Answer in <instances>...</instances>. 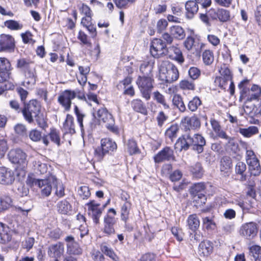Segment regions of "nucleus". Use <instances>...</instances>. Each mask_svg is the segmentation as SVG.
Here are the masks:
<instances>
[{
    "label": "nucleus",
    "mask_w": 261,
    "mask_h": 261,
    "mask_svg": "<svg viewBox=\"0 0 261 261\" xmlns=\"http://www.w3.org/2000/svg\"><path fill=\"white\" fill-rule=\"evenodd\" d=\"M202 105V101L201 98L198 96H195L189 101L187 107L189 111L195 112L198 110Z\"/></svg>",
    "instance_id": "obj_51"
},
{
    "label": "nucleus",
    "mask_w": 261,
    "mask_h": 261,
    "mask_svg": "<svg viewBox=\"0 0 261 261\" xmlns=\"http://www.w3.org/2000/svg\"><path fill=\"white\" fill-rule=\"evenodd\" d=\"M15 180L13 172L5 167H0V184L10 185Z\"/></svg>",
    "instance_id": "obj_28"
},
{
    "label": "nucleus",
    "mask_w": 261,
    "mask_h": 261,
    "mask_svg": "<svg viewBox=\"0 0 261 261\" xmlns=\"http://www.w3.org/2000/svg\"><path fill=\"white\" fill-rule=\"evenodd\" d=\"M169 31L175 40L181 41L186 38V33L182 27L179 25H172L170 27Z\"/></svg>",
    "instance_id": "obj_37"
},
{
    "label": "nucleus",
    "mask_w": 261,
    "mask_h": 261,
    "mask_svg": "<svg viewBox=\"0 0 261 261\" xmlns=\"http://www.w3.org/2000/svg\"><path fill=\"white\" fill-rule=\"evenodd\" d=\"M179 87L182 90L194 91L196 89L195 83L188 80L180 81L179 83Z\"/></svg>",
    "instance_id": "obj_63"
},
{
    "label": "nucleus",
    "mask_w": 261,
    "mask_h": 261,
    "mask_svg": "<svg viewBox=\"0 0 261 261\" xmlns=\"http://www.w3.org/2000/svg\"><path fill=\"white\" fill-rule=\"evenodd\" d=\"M206 142L205 138L200 133H186L181 135L177 140L175 145H179L180 150L187 151L191 148L198 154L204 151Z\"/></svg>",
    "instance_id": "obj_2"
},
{
    "label": "nucleus",
    "mask_w": 261,
    "mask_h": 261,
    "mask_svg": "<svg viewBox=\"0 0 261 261\" xmlns=\"http://www.w3.org/2000/svg\"><path fill=\"white\" fill-rule=\"evenodd\" d=\"M153 99L157 103L162 105L164 109H168L170 108L169 105L166 102L165 96L159 91H156L153 93Z\"/></svg>",
    "instance_id": "obj_62"
},
{
    "label": "nucleus",
    "mask_w": 261,
    "mask_h": 261,
    "mask_svg": "<svg viewBox=\"0 0 261 261\" xmlns=\"http://www.w3.org/2000/svg\"><path fill=\"white\" fill-rule=\"evenodd\" d=\"M87 206L88 216L92 218L95 224H99L100 218L102 213V208L100 207V204L94 200H91L86 204Z\"/></svg>",
    "instance_id": "obj_16"
},
{
    "label": "nucleus",
    "mask_w": 261,
    "mask_h": 261,
    "mask_svg": "<svg viewBox=\"0 0 261 261\" xmlns=\"http://www.w3.org/2000/svg\"><path fill=\"white\" fill-rule=\"evenodd\" d=\"M213 244L208 240H203L199 244L198 252L201 256L208 257L213 251Z\"/></svg>",
    "instance_id": "obj_35"
},
{
    "label": "nucleus",
    "mask_w": 261,
    "mask_h": 261,
    "mask_svg": "<svg viewBox=\"0 0 261 261\" xmlns=\"http://www.w3.org/2000/svg\"><path fill=\"white\" fill-rule=\"evenodd\" d=\"M95 118L99 123H104L107 129L116 135H119V129L115 125V120L112 114L105 108H100L95 113Z\"/></svg>",
    "instance_id": "obj_6"
},
{
    "label": "nucleus",
    "mask_w": 261,
    "mask_h": 261,
    "mask_svg": "<svg viewBox=\"0 0 261 261\" xmlns=\"http://www.w3.org/2000/svg\"><path fill=\"white\" fill-rule=\"evenodd\" d=\"M71 15L73 18L67 17L64 19L65 25L68 30H72L75 29L77 19V12L76 10H73L72 11Z\"/></svg>",
    "instance_id": "obj_54"
},
{
    "label": "nucleus",
    "mask_w": 261,
    "mask_h": 261,
    "mask_svg": "<svg viewBox=\"0 0 261 261\" xmlns=\"http://www.w3.org/2000/svg\"><path fill=\"white\" fill-rule=\"evenodd\" d=\"M80 76L77 77V82L82 87H84L87 82L88 75L91 70L90 65L78 66Z\"/></svg>",
    "instance_id": "obj_40"
},
{
    "label": "nucleus",
    "mask_w": 261,
    "mask_h": 261,
    "mask_svg": "<svg viewBox=\"0 0 261 261\" xmlns=\"http://www.w3.org/2000/svg\"><path fill=\"white\" fill-rule=\"evenodd\" d=\"M239 89V101L244 105L253 101H258L261 98L260 86L250 84V80L247 77L243 79L238 85Z\"/></svg>",
    "instance_id": "obj_3"
},
{
    "label": "nucleus",
    "mask_w": 261,
    "mask_h": 261,
    "mask_svg": "<svg viewBox=\"0 0 261 261\" xmlns=\"http://www.w3.org/2000/svg\"><path fill=\"white\" fill-rule=\"evenodd\" d=\"M132 208V203L131 201H125L120 206V218L124 223V227L129 231L133 229L132 226H127V223L129 219L130 212Z\"/></svg>",
    "instance_id": "obj_25"
},
{
    "label": "nucleus",
    "mask_w": 261,
    "mask_h": 261,
    "mask_svg": "<svg viewBox=\"0 0 261 261\" xmlns=\"http://www.w3.org/2000/svg\"><path fill=\"white\" fill-rule=\"evenodd\" d=\"M186 222L188 229L193 232L195 233L198 230L200 226V220L196 214L189 215Z\"/></svg>",
    "instance_id": "obj_41"
},
{
    "label": "nucleus",
    "mask_w": 261,
    "mask_h": 261,
    "mask_svg": "<svg viewBox=\"0 0 261 261\" xmlns=\"http://www.w3.org/2000/svg\"><path fill=\"white\" fill-rule=\"evenodd\" d=\"M4 26L12 31H18L22 29L23 24L19 23L18 21L10 19L4 22Z\"/></svg>",
    "instance_id": "obj_61"
},
{
    "label": "nucleus",
    "mask_w": 261,
    "mask_h": 261,
    "mask_svg": "<svg viewBox=\"0 0 261 261\" xmlns=\"http://www.w3.org/2000/svg\"><path fill=\"white\" fill-rule=\"evenodd\" d=\"M258 232L257 224L250 222L243 224L240 229V234L247 239L250 240L254 237Z\"/></svg>",
    "instance_id": "obj_21"
},
{
    "label": "nucleus",
    "mask_w": 261,
    "mask_h": 261,
    "mask_svg": "<svg viewBox=\"0 0 261 261\" xmlns=\"http://www.w3.org/2000/svg\"><path fill=\"white\" fill-rule=\"evenodd\" d=\"M64 241L66 245L67 252L70 255H80L83 253V249L78 242L76 241L72 235L67 236Z\"/></svg>",
    "instance_id": "obj_20"
},
{
    "label": "nucleus",
    "mask_w": 261,
    "mask_h": 261,
    "mask_svg": "<svg viewBox=\"0 0 261 261\" xmlns=\"http://www.w3.org/2000/svg\"><path fill=\"white\" fill-rule=\"evenodd\" d=\"M64 251L63 243L58 242L48 247V255L50 257L54 258L55 261H59V258L62 255Z\"/></svg>",
    "instance_id": "obj_30"
},
{
    "label": "nucleus",
    "mask_w": 261,
    "mask_h": 261,
    "mask_svg": "<svg viewBox=\"0 0 261 261\" xmlns=\"http://www.w3.org/2000/svg\"><path fill=\"white\" fill-rule=\"evenodd\" d=\"M160 80L168 83L176 81L179 77L177 67L169 61H163L159 67Z\"/></svg>",
    "instance_id": "obj_5"
},
{
    "label": "nucleus",
    "mask_w": 261,
    "mask_h": 261,
    "mask_svg": "<svg viewBox=\"0 0 261 261\" xmlns=\"http://www.w3.org/2000/svg\"><path fill=\"white\" fill-rule=\"evenodd\" d=\"M76 96V93L74 90H65L59 95L58 102L65 112H68L71 109L72 100Z\"/></svg>",
    "instance_id": "obj_14"
},
{
    "label": "nucleus",
    "mask_w": 261,
    "mask_h": 261,
    "mask_svg": "<svg viewBox=\"0 0 261 261\" xmlns=\"http://www.w3.org/2000/svg\"><path fill=\"white\" fill-rule=\"evenodd\" d=\"M218 9L212 8L205 13H200L199 14V18L201 21L206 27H211L212 25L211 20H217Z\"/></svg>",
    "instance_id": "obj_27"
},
{
    "label": "nucleus",
    "mask_w": 261,
    "mask_h": 261,
    "mask_svg": "<svg viewBox=\"0 0 261 261\" xmlns=\"http://www.w3.org/2000/svg\"><path fill=\"white\" fill-rule=\"evenodd\" d=\"M50 141L56 144L58 146H60L61 143V138L60 132L55 127H51L49 132L47 135Z\"/></svg>",
    "instance_id": "obj_52"
},
{
    "label": "nucleus",
    "mask_w": 261,
    "mask_h": 261,
    "mask_svg": "<svg viewBox=\"0 0 261 261\" xmlns=\"http://www.w3.org/2000/svg\"><path fill=\"white\" fill-rule=\"evenodd\" d=\"M246 170V165L245 163L241 161L237 163L235 166V173L237 175L240 176V180L241 181H244L247 179Z\"/></svg>",
    "instance_id": "obj_49"
},
{
    "label": "nucleus",
    "mask_w": 261,
    "mask_h": 261,
    "mask_svg": "<svg viewBox=\"0 0 261 261\" xmlns=\"http://www.w3.org/2000/svg\"><path fill=\"white\" fill-rule=\"evenodd\" d=\"M12 239V230L6 224L0 222V244H7Z\"/></svg>",
    "instance_id": "obj_31"
},
{
    "label": "nucleus",
    "mask_w": 261,
    "mask_h": 261,
    "mask_svg": "<svg viewBox=\"0 0 261 261\" xmlns=\"http://www.w3.org/2000/svg\"><path fill=\"white\" fill-rule=\"evenodd\" d=\"M93 13L82 16L80 24L90 35V37L83 30H80L77 39L80 45L83 47V52L85 55H92V43L90 37L95 39L98 35L96 26L93 19Z\"/></svg>",
    "instance_id": "obj_1"
},
{
    "label": "nucleus",
    "mask_w": 261,
    "mask_h": 261,
    "mask_svg": "<svg viewBox=\"0 0 261 261\" xmlns=\"http://www.w3.org/2000/svg\"><path fill=\"white\" fill-rule=\"evenodd\" d=\"M189 171L193 177L197 179L201 178L204 174L203 168L199 162H197L191 165L189 167Z\"/></svg>",
    "instance_id": "obj_45"
},
{
    "label": "nucleus",
    "mask_w": 261,
    "mask_h": 261,
    "mask_svg": "<svg viewBox=\"0 0 261 261\" xmlns=\"http://www.w3.org/2000/svg\"><path fill=\"white\" fill-rule=\"evenodd\" d=\"M210 123L213 130L215 133L216 138H221L222 139H228L229 136L226 132L224 131L220 125V122L214 118L210 120Z\"/></svg>",
    "instance_id": "obj_36"
},
{
    "label": "nucleus",
    "mask_w": 261,
    "mask_h": 261,
    "mask_svg": "<svg viewBox=\"0 0 261 261\" xmlns=\"http://www.w3.org/2000/svg\"><path fill=\"white\" fill-rule=\"evenodd\" d=\"M245 158L250 174L255 176L259 175L261 173V166L253 150H247Z\"/></svg>",
    "instance_id": "obj_13"
},
{
    "label": "nucleus",
    "mask_w": 261,
    "mask_h": 261,
    "mask_svg": "<svg viewBox=\"0 0 261 261\" xmlns=\"http://www.w3.org/2000/svg\"><path fill=\"white\" fill-rule=\"evenodd\" d=\"M76 8L80 15L82 16L93 14V11L91 8L86 3L80 1L76 4Z\"/></svg>",
    "instance_id": "obj_57"
},
{
    "label": "nucleus",
    "mask_w": 261,
    "mask_h": 261,
    "mask_svg": "<svg viewBox=\"0 0 261 261\" xmlns=\"http://www.w3.org/2000/svg\"><path fill=\"white\" fill-rule=\"evenodd\" d=\"M179 131V127L177 123H173L168 127L165 132V137L173 141L175 139Z\"/></svg>",
    "instance_id": "obj_46"
},
{
    "label": "nucleus",
    "mask_w": 261,
    "mask_h": 261,
    "mask_svg": "<svg viewBox=\"0 0 261 261\" xmlns=\"http://www.w3.org/2000/svg\"><path fill=\"white\" fill-rule=\"evenodd\" d=\"M29 137L31 141L34 142H38L42 141L45 146H47L49 144V141L47 138V135L42 136V132L37 128L31 129L29 133Z\"/></svg>",
    "instance_id": "obj_34"
},
{
    "label": "nucleus",
    "mask_w": 261,
    "mask_h": 261,
    "mask_svg": "<svg viewBox=\"0 0 261 261\" xmlns=\"http://www.w3.org/2000/svg\"><path fill=\"white\" fill-rule=\"evenodd\" d=\"M153 160L155 163L158 164L165 161H176L174 150L167 146L163 148L153 156Z\"/></svg>",
    "instance_id": "obj_17"
},
{
    "label": "nucleus",
    "mask_w": 261,
    "mask_h": 261,
    "mask_svg": "<svg viewBox=\"0 0 261 261\" xmlns=\"http://www.w3.org/2000/svg\"><path fill=\"white\" fill-rule=\"evenodd\" d=\"M62 130L64 135H73L75 133V124L74 121V117L70 114H67L66 118L63 122Z\"/></svg>",
    "instance_id": "obj_33"
},
{
    "label": "nucleus",
    "mask_w": 261,
    "mask_h": 261,
    "mask_svg": "<svg viewBox=\"0 0 261 261\" xmlns=\"http://www.w3.org/2000/svg\"><path fill=\"white\" fill-rule=\"evenodd\" d=\"M150 53L153 58L159 59L168 55V48L163 39L154 38L150 42Z\"/></svg>",
    "instance_id": "obj_11"
},
{
    "label": "nucleus",
    "mask_w": 261,
    "mask_h": 261,
    "mask_svg": "<svg viewBox=\"0 0 261 261\" xmlns=\"http://www.w3.org/2000/svg\"><path fill=\"white\" fill-rule=\"evenodd\" d=\"M116 215V210L113 208H110L104 216L101 231L105 236L109 237L115 233V225L117 222Z\"/></svg>",
    "instance_id": "obj_9"
},
{
    "label": "nucleus",
    "mask_w": 261,
    "mask_h": 261,
    "mask_svg": "<svg viewBox=\"0 0 261 261\" xmlns=\"http://www.w3.org/2000/svg\"><path fill=\"white\" fill-rule=\"evenodd\" d=\"M117 149L115 141L110 138H104L100 140V144L94 148L93 160L94 162H101L107 154H112Z\"/></svg>",
    "instance_id": "obj_4"
},
{
    "label": "nucleus",
    "mask_w": 261,
    "mask_h": 261,
    "mask_svg": "<svg viewBox=\"0 0 261 261\" xmlns=\"http://www.w3.org/2000/svg\"><path fill=\"white\" fill-rule=\"evenodd\" d=\"M25 79L27 80L26 83L28 85H34L36 82L37 75L35 68H33L28 71L23 72Z\"/></svg>",
    "instance_id": "obj_58"
},
{
    "label": "nucleus",
    "mask_w": 261,
    "mask_h": 261,
    "mask_svg": "<svg viewBox=\"0 0 261 261\" xmlns=\"http://www.w3.org/2000/svg\"><path fill=\"white\" fill-rule=\"evenodd\" d=\"M41 105L36 99H32L23 103L22 114L24 119L29 124L34 122V116L41 113Z\"/></svg>",
    "instance_id": "obj_7"
},
{
    "label": "nucleus",
    "mask_w": 261,
    "mask_h": 261,
    "mask_svg": "<svg viewBox=\"0 0 261 261\" xmlns=\"http://www.w3.org/2000/svg\"><path fill=\"white\" fill-rule=\"evenodd\" d=\"M15 46V39L11 35L0 34V53L13 51Z\"/></svg>",
    "instance_id": "obj_19"
},
{
    "label": "nucleus",
    "mask_w": 261,
    "mask_h": 261,
    "mask_svg": "<svg viewBox=\"0 0 261 261\" xmlns=\"http://www.w3.org/2000/svg\"><path fill=\"white\" fill-rule=\"evenodd\" d=\"M183 45L184 47L188 51H191L196 45L199 46L200 50L199 53L206 46V44L201 41V36L194 33L187 37L183 42Z\"/></svg>",
    "instance_id": "obj_18"
},
{
    "label": "nucleus",
    "mask_w": 261,
    "mask_h": 261,
    "mask_svg": "<svg viewBox=\"0 0 261 261\" xmlns=\"http://www.w3.org/2000/svg\"><path fill=\"white\" fill-rule=\"evenodd\" d=\"M154 76L139 75L136 81L142 97L146 100H149L151 93L154 88Z\"/></svg>",
    "instance_id": "obj_8"
},
{
    "label": "nucleus",
    "mask_w": 261,
    "mask_h": 261,
    "mask_svg": "<svg viewBox=\"0 0 261 261\" xmlns=\"http://www.w3.org/2000/svg\"><path fill=\"white\" fill-rule=\"evenodd\" d=\"M180 125L184 132L186 134L191 133V130H198L201 127V123L199 118L196 114H194L191 117H183L180 121Z\"/></svg>",
    "instance_id": "obj_12"
},
{
    "label": "nucleus",
    "mask_w": 261,
    "mask_h": 261,
    "mask_svg": "<svg viewBox=\"0 0 261 261\" xmlns=\"http://www.w3.org/2000/svg\"><path fill=\"white\" fill-rule=\"evenodd\" d=\"M232 168V160L228 155L221 157L219 161V169L221 174L224 176H229Z\"/></svg>",
    "instance_id": "obj_26"
},
{
    "label": "nucleus",
    "mask_w": 261,
    "mask_h": 261,
    "mask_svg": "<svg viewBox=\"0 0 261 261\" xmlns=\"http://www.w3.org/2000/svg\"><path fill=\"white\" fill-rule=\"evenodd\" d=\"M206 184L204 182H199L194 184L190 189V195H199L206 196Z\"/></svg>",
    "instance_id": "obj_43"
},
{
    "label": "nucleus",
    "mask_w": 261,
    "mask_h": 261,
    "mask_svg": "<svg viewBox=\"0 0 261 261\" xmlns=\"http://www.w3.org/2000/svg\"><path fill=\"white\" fill-rule=\"evenodd\" d=\"M131 107L133 110L144 115L148 114V111L142 100L137 98L131 101Z\"/></svg>",
    "instance_id": "obj_42"
},
{
    "label": "nucleus",
    "mask_w": 261,
    "mask_h": 261,
    "mask_svg": "<svg viewBox=\"0 0 261 261\" xmlns=\"http://www.w3.org/2000/svg\"><path fill=\"white\" fill-rule=\"evenodd\" d=\"M42 183H40L39 187L41 189V194L45 196H48L50 195L52 187L57 181V178L55 175L51 173H49L45 179H42Z\"/></svg>",
    "instance_id": "obj_22"
},
{
    "label": "nucleus",
    "mask_w": 261,
    "mask_h": 261,
    "mask_svg": "<svg viewBox=\"0 0 261 261\" xmlns=\"http://www.w3.org/2000/svg\"><path fill=\"white\" fill-rule=\"evenodd\" d=\"M13 67L10 61L7 58L0 57V77L3 79H12V71Z\"/></svg>",
    "instance_id": "obj_24"
},
{
    "label": "nucleus",
    "mask_w": 261,
    "mask_h": 261,
    "mask_svg": "<svg viewBox=\"0 0 261 261\" xmlns=\"http://www.w3.org/2000/svg\"><path fill=\"white\" fill-rule=\"evenodd\" d=\"M56 210L59 214L69 215L72 210V206L66 199H64L58 202Z\"/></svg>",
    "instance_id": "obj_38"
},
{
    "label": "nucleus",
    "mask_w": 261,
    "mask_h": 261,
    "mask_svg": "<svg viewBox=\"0 0 261 261\" xmlns=\"http://www.w3.org/2000/svg\"><path fill=\"white\" fill-rule=\"evenodd\" d=\"M202 58L203 62L205 65H211L214 61V53L210 49H205L202 54Z\"/></svg>",
    "instance_id": "obj_56"
},
{
    "label": "nucleus",
    "mask_w": 261,
    "mask_h": 261,
    "mask_svg": "<svg viewBox=\"0 0 261 261\" xmlns=\"http://www.w3.org/2000/svg\"><path fill=\"white\" fill-rule=\"evenodd\" d=\"M20 36L24 44H30L33 45L36 42V40L33 38V34L29 30L26 31L24 33H21Z\"/></svg>",
    "instance_id": "obj_64"
},
{
    "label": "nucleus",
    "mask_w": 261,
    "mask_h": 261,
    "mask_svg": "<svg viewBox=\"0 0 261 261\" xmlns=\"http://www.w3.org/2000/svg\"><path fill=\"white\" fill-rule=\"evenodd\" d=\"M33 63V62L30 59L24 58H20L17 60L16 67L20 69L23 73L34 68L31 66Z\"/></svg>",
    "instance_id": "obj_44"
},
{
    "label": "nucleus",
    "mask_w": 261,
    "mask_h": 261,
    "mask_svg": "<svg viewBox=\"0 0 261 261\" xmlns=\"http://www.w3.org/2000/svg\"><path fill=\"white\" fill-rule=\"evenodd\" d=\"M230 19V12L223 8H218L217 20L221 22H226Z\"/></svg>",
    "instance_id": "obj_60"
},
{
    "label": "nucleus",
    "mask_w": 261,
    "mask_h": 261,
    "mask_svg": "<svg viewBox=\"0 0 261 261\" xmlns=\"http://www.w3.org/2000/svg\"><path fill=\"white\" fill-rule=\"evenodd\" d=\"M127 150L129 155L140 154L141 151L137 141L134 138L129 139L126 143Z\"/></svg>",
    "instance_id": "obj_47"
},
{
    "label": "nucleus",
    "mask_w": 261,
    "mask_h": 261,
    "mask_svg": "<svg viewBox=\"0 0 261 261\" xmlns=\"http://www.w3.org/2000/svg\"><path fill=\"white\" fill-rule=\"evenodd\" d=\"M8 157L12 163L17 165L18 168L24 169L27 167V154L21 149L17 148L11 149L8 154Z\"/></svg>",
    "instance_id": "obj_10"
},
{
    "label": "nucleus",
    "mask_w": 261,
    "mask_h": 261,
    "mask_svg": "<svg viewBox=\"0 0 261 261\" xmlns=\"http://www.w3.org/2000/svg\"><path fill=\"white\" fill-rule=\"evenodd\" d=\"M100 248L103 253L109 257L113 261H118L119 257L112 248L103 244L100 245Z\"/></svg>",
    "instance_id": "obj_55"
},
{
    "label": "nucleus",
    "mask_w": 261,
    "mask_h": 261,
    "mask_svg": "<svg viewBox=\"0 0 261 261\" xmlns=\"http://www.w3.org/2000/svg\"><path fill=\"white\" fill-rule=\"evenodd\" d=\"M238 132L245 138H250L258 133V129L255 126H250L248 128H240Z\"/></svg>",
    "instance_id": "obj_53"
},
{
    "label": "nucleus",
    "mask_w": 261,
    "mask_h": 261,
    "mask_svg": "<svg viewBox=\"0 0 261 261\" xmlns=\"http://www.w3.org/2000/svg\"><path fill=\"white\" fill-rule=\"evenodd\" d=\"M220 75L216 76L214 80V84L222 90H224L229 81L233 79V74L228 67L222 68L220 71Z\"/></svg>",
    "instance_id": "obj_15"
},
{
    "label": "nucleus",
    "mask_w": 261,
    "mask_h": 261,
    "mask_svg": "<svg viewBox=\"0 0 261 261\" xmlns=\"http://www.w3.org/2000/svg\"><path fill=\"white\" fill-rule=\"evenodd\" d=\"M249 255L252 261H261V247L257 245L249 247Z\"/></svg>",
    "instance_id": "obj_48"
},
{
    "label": "nucleus",
    "mask_w": 261,
    "mask_h": 261,
    "mask_svg": "<svg viewBox=\"0 0 261 261\" xmlns=\"http://www.w3.org/2000/svg\"><path fill=\"white\" fill-rule=\"evenodd\" d=\"M172 103L180 112L184 113L187 111L186 106L184 103L183 98L180 94H176L173 95Z\"/></svg>",
    "instance_id": "obj_50"
},
{
    "label": "nucleus",
    "mask_w": 261,
    "mask_h": 261,
    "mask_svg": "<svg viewBox=\"0 0 261 261\" xmlns=\"http://www.w3.org/2000/svg\"><path fill=\"white\" fill-rule=\"evenodd\" d=\"M154 60L151 57L146 56L140 65L139 70L141 75L154 76Z\"/></svg>",
    "instance_id": "obj_23"
},
{
    "label": "nucleus",
    "mask_w": 261,
    "mask_h": 261,
    "mask_svg": "<svg viewBox=\"0 0 261 261\" xmlns=\"http://www.w3.org/2000/svg\"><path fill=\"white\" fill-rule=\"evenodd\" d=\"M167 55L169 59L175 61L180 65H182L185 61L182 51L177 46L174 45L170 46Z\"/></svg>",
    "instance_id": "obj_32"
},
{
    "label": "nucleus",
    "mask_w": 261,
    "mask_h": 261,
    "mask_svg": "<svg viewBox=\"0 0 261 261\" xmlns=\"http://www.w3.org/2000/svg\"><path fill=\"white\" fill-rule=\"evenodd\" d=\"M186 16L188 19H192L197 13L199 7L195 1H188L185 4Z\"/></svg>",
    "instance_id": "obj_39"
},
{
    "label": "nucleus",
    "mask_w": 261,
    "mask_h": 261,
    "mask_svg": "<svg viewBox=\"0 0 261 261\" xmlns=\"http://www.w3.org/2000/svg\"><path fill=\"white\" fill-rule=\"evenodd\" d=\"M172 14H168L167 19L170 22L180 23L181 19L178 16H180L183 13L182 8L177 3L173 4L170 6Z\"/></svg>",
    "instance_id": "obj_29"
},
{
    "label": "nucleus",
    "mask_w": 261,
    "mask_h": 261,
    "mask_svg": "<svg viewBox=\"0 0 261 261\" xmlns=\"http://www.w3.org/2000/svg\"><path fill=\"white\" fill-rule=\"evenodd\" d=\"M192 199L193 205L196 208L203 206L207 200L206 196L198 195H190Z\"/></svg>",
    "instance_id": "obj_59"
}]
</instances>
